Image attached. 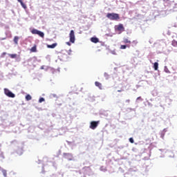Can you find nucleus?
Here are the masks:
<instances>
[{
  "mask_svg": "<svg viewBox=\"0 0 177 177\" xmlns=\"http://www.w3.org/2000/svg\"><path fill=\"white\" fill-rule=\"evenodd\" d=\"M1 172H2V174H3V175L4 177L8 176V173H7L6 170L2 169V170H1Z\"/></svg>",
  "mask_w": 177,
  "mask_h": 177,
  "instance_id": "nucleus-20",
  "label": "nucleus"
},
{
  "mask_svg": "<svg viewBox=\"0 0 177 177\" xmlns=\"http://www.w3.org/2000/svg\"><path fill=\"white\" fill-rule=\"evenodd\" d=\"M162 138H164V135H163V136H162Z\"/></svg>",
  "mask_w": 177,
  "mask_h": 177,
  "instance_id": "nucleus-30",
  "label": "nucleus"
},
{
  "mask_svg": "<svg viewBox=\"0 0 177 177\" xmlns=\"http://www.w3.org/2000/svg\"><path fill=\"white\" fill-rule=\"evenodd\" d=\"M8 56L11 59H16V57H17V54H8Z\"/></svg>",
  "mask_w": 177,
  "mask_h": 177,
  "instance_id": "nucleus-13",
  "label": "nucleus"
},
{
  "mask_svg": "<svg viewBox=\"0 0 177 177\" xmlns=\"http://www.w3.org/2000/svg\"><path fill=\"white\" fill-rule=\"evenodd\" d=\"M42 102H45L44 97H40L39 100V103H42Z\"/></svg>",
  "mask_w": 177,
  "mask_h": 177,
  "instance_id": "nucleus-22",
  "label": "nucleus"
},
{
  "mask_svg": "<svg viewBox=\"0 0 177 177\" xmlns=\"http://www.w3.org/2000/svg\"><path fill=\"white\" fill-rule=\"evenodd\" d=\"M153 68H154L155 71L158 70V62H155L153 64Z\"/></svg>",
  "mask_w": 177,
  "mask_h": 177,
  "instance_id": "nucleus-16",
  "label": "nucleus"
},
{
  "mask_svg": "<svg viewBox=\"0 0 177 177\" xmlns=\"http://www.w3.org/2000/svg\"><path fill=\"white\" fill-rule=\"evenodd\" d=\"M18 2H19L22 6V8H24V9H27V6L23 2L22 0H17Z\"/></svg>",
  "mask_w": 177,
  "mask_h": 177,
  "instance_id": "nucleus-9",
  "label": "nucleus"
},
{
  "mask_svg": "<svg viewBox=\"0 0 177 177\" xmlns=\"http://www.w3.org/2000/svg\"><path fill=\"white\" fill-rule=\"evenodd\" d=\"M100 121H92L90 123V129H96L97 128V125L100 124Z\"/></svg>",
  "mask_w": 177,
  "mask_h": 177,
  "instance_id": "nucleus-3",
  "label": "nucleus"
},
{
  "mask_svg": "<svg viewBox=\"0 0 177 177\" xmlns=\"http://www.w3.org/2000/svg\"><path fill=\"white\" fill-rule=\"evenodd\" d=\"M67 44H68V45H70V43L68 42Z\"/></svg>",
  "mask_w": 177,
  "mask_h": 177,
  "instance_id": "nucleus-29",
  "label": "nucleus"
},
{
  "mask_svg": "<svg viewBox=\"0 0 177 177\" xmlns=\"http://www.w3.org/2000/svg\"><path fill=\"white\" fill-rule=\"evenodd\" d=\"M64 156H65L66 158L70 157L69 160H71L73 158V155L71 153H64Z\"/></svg>",
  "mask_w": 177,
  "mask_h": 177,
  "instance_id": "nucleus-19",
  "label": "nucleus"
},
{
  "mask_svg": "<svg viewBox=\"0 0 177 177\" xmlns=\"http://www.w3.org/2000/svg\"><path fill=\"white\" fill-rule=\"evenodd\" d=\"M123 44H131V40H129L128 38H123V41H122Z\"/></svg>",
  "mask_w": 177,
  "mask_h": 177,
  "instance_id": "nucleus-11",
  "label": "nucleus"
},
{
  "mask_svg": "<svg viewBox=\"0 0 177 177\" xmlns=\"http://www.w3.org/2000/svg\"><path fill=\"white\" fill-rule=\"evenodd\" d=\"M133 42H136L135 41H133Z\"/></svg>",
  "mask_w": 177,
  "mask_h": 177,
  "instance_id": "nucleus-31",
  "label": "nucleus"
},
{
  "mask_svg": "<svg viewBox=\"0 0 177 177\" xmlns=\"http://www.w3.org/2000/svg\"><path fill=\"white\" fill-rule=\"evenodd\" d=\"M57 46V43H54L51 45H47V48H49L50 49H54V48Z\"/></svg>",
  "mask_w": 177,
  "mask_h": 177,
  "instance_id": "nucleus-8",
  "label": "nucleus"
},
{
  "mask_svg": "<svg viewBox=\"0 0 177 177\" xmlns=\"http://www.w3.org/2000/svg\"><path fill=\"white\" fill-rule=\"evenodd\" d=\"M19 38L18 36H15V37H14L13 41H14L15 45H19Z\"/></svg>",
  "mask_w": 177,
  "mask_h": 177,
  "instance_id": "nucleus-10",
  "label": "nucleus"
},
{
  "mask_svg": "<svg viewBox=\"0 0 177 177\" xmlns=\"http://www.w3.org/2000/svg\"><path fill=\"white\" fill-rule=\"evenodd\" d=\"M129 142H130V143H134L133 138H129Z\"/></svg>",
  "mask_w": 177,
  "mask_h": 177,
  "instance_id": "nucleus-24",
  "label": "nucleus"
},
{
  "mask_svg": "<svg viewBox=\"0 0 177 177\" xmlns=\"http://www.w3.org/2000/svg\"><path fill=\"white\" fill-rule=\"evenodd\" d=\"M37 35H39V37H41V38H44V37H45V34H44L43 32L39 31L37 32Z\"/></svg>",
  "mask_w": 177,
  "mask_h": 177,
  "instance_id": "nucleus-14",
  "label": "nucleus"
},
{
  "mask_svg": "<svg viewBox=\"0 0 177 177\" xmlns=\"http://www.w3.org/2000/svg\"><path fill=\"white\" fill-rule=\"evenodd\" d=\"M171 45H172V46L176 47L177 46V41L175 39L172 40Z\"/></svg>",
  "mask_w": 177,
  "mask_h": 177,
  "instance_id": "nucleus-18",
  "label": "nucleus"
},
{
  "mask_svg": "<svg viewBox=\"0 0 177 177\" xmlns=\"http://www.w3.org/2000/svg\"><path fill=\"white\" fill-rule=\"evenodd\" d=\"M52 96H53V97L57 98V95H56V94H52Z\"/></svg>",
  "mask_w": 177,
  "mask_h": 177,
  "instance_id": "nucleus-25",
  "label": "nucleus"
},
{
  "mask_svg": "<svg viewBox=\"0 0 177 177\" xmlns=\"http://www.w3.org/2000/svg\"><path fill=\"white\" fill-rule=\"evenodd\" d=\"M130 45L127 44V45H121L120 46V49H127V48H130Z\"/></svg>",
  "mask_w": 177,
  "mask_h": 177,
  "instance_id": "nucleus-12",
  "label": "nucleus"
},
{
  "mask_svg": "<svg viewBox=\"0 0 177 177\" xmlns=\"http://www.w3.org/2000/svg\"><path fill=\"white\" fill-rule=\"evenodd\" d=\"M137 100H142V97H137Z\"/></svg>",
  "mask_w": 177,
  "mask_h": 177,
  "instance_id": "nucleus-26",
  "label": "nucleus"
},
{
  "mask_svg": "<svg viewBox=\"0 0 177 177\" xmlns=\"http://www.w3.org/2000/svg\"><path fill=\"white\" fill-rule=\"evenodd\" d=\"M70 42L74 44L75 42V35L74 33V30H71L69 34Z\"/></svg>",
  "mask_w": 177,
  "mask_h": 177,
  "instance_id": "nucleus-4",
  "label": "nucleus"
},
{
  "mask_svg": "<svg viewBox=\"0 0 177 177\" xmlns=\"http://www.w3.org/2000/svg\"><path fill=\"white\" fill-rule=\"evenodd\" d=\"M39 30H37V29H32V30H31V32H32V34H34V35H38V32H39Z\"/></svg>",
  "mask_w": 177,
  "mask_h": 177,
  "instance_id": "nucleus-17",
  "label": "nucleus"
},
{
  "mask_svg": "<svg viewBox=\"0 0 177 177\" xmlns=\"http://www.w3.org/2000/svg\"><path fill=\"white\" fill-rule=\"evenodd\" d=\"M115 30H116L117 31L124 32L125 31V28H124V25L120 24L119 25L115 26Z\"/></svg>",
  "mask_w": 177,
  "mask_h": 177,
  "instance_id": "nucleus-5",
  "label": "nucleus"
},
{
  "mask_svg": "<svg viewBox=\"0 0 177 177\" xmlns=\"http://www.w3.org/2000/svg\"><path fill=\"white\" fill-rule=\"evenodd\" d=\"M106 17L109 19V20H115V21L120 20V15L117 13H108L106 15Z\"/></svg>",
  "mask_w": 177,
  "mask_h": 177,
  "instance_id": "nucleus-1",
  "label": "nucleus"
},
{
  "mask_svg": "<svg viewBox=\"0 0 177 177\" xmlns=\"http://www.w3.org/2000/svg\"><path fill=\"white\" fill-rule=\"evenodd\" d=\"M30 52H32V53H35V52H37V46H36V45H35L33 47H32V48H30Z\"/></svg>",
  "mask_w": 177,
  "mask_h": 177,
  "instance_id": "nucleus-15",
  "label": "nucleus"
},
{
  "mask_svg": "<svg viewBox=\"0 0 177 177\" xmlns=\"http://www.w3.org/2000/svg\"><path fill=\"white\" fill-rule=\"evenodd\" d=\"M91 41L93 44H97V42H99V39L97 37H91Z\"/></svg>",
  "mask_w": 177,
  "mask_h": 177,
  "instance_id": "nucleus-7",
  "label": "nucleus"
},
{
  "mask_svg": "<svg viewBox=\"0 0 177 177\" xmlns=\"http://www.w3.org/2000/svg\"><path fill=\"white\" fill-rule=\"evenodd\" d=\"M5 56H6V53L5 52L1 55V57H5Z\"/></svg>",
  "mask_w": 177,
  "mask_h": 177,
  "instance_id": "nucleus-23",
  "label": "nucleus"
},
{
  "mask_svg": "<svg viewBox=\"0 0 177 177\" xmlns=\"http://www.w3.org/2000/svg\"><path fill=\"white\" fill-rule=\"evenodd\" d=\"M4 93L8 96V97H16V95L15 93H12V91H10L8 88H4Z\"/></svg>",
  "mask_w": 177,
  "mask_h": 177,
  "instance_id": "nucleus-2",
  "label": "nucleus"
},
{
  "mask_svg": "<svg viewBox=\"0 0 177 177\" xmlns=\"http://www.w3.org/2000/svg\"><path fill=\"white\" fill-rule=\"evenodd\" d=\"M31 99H32V97H31V95H30V94L26 95V100H31Z\"/></svg>",
  "mask_w": 177,
  "mask_h": 177,
  "instance_id": "nucleus-21",
  "label": "nucleus"
},
{
  "mask_svg": "<svg viewBox=\"0 0 177 177\" xmlns=\"http://www.w3.org/2000/svg\"><path fill=\"white\" fill-rule=\"evenodd\" d=\"M95 86H97V88H99V89H103V86L102 85V83L99 82H95Z\"/></svg>",
  "mask_w": 177,
  "mask_h": 177,
  "instance_id": "nucleus-6",
  "label": "nucleus"
},
{
  "mask_svg": "<svg viewBox=\"0 0 177 177\" xmlns=\"http://www.w3.org/2000/svg\"><path fill=\"white\" fill-rule=\"evenodd\" d=\"M118 92H122V91H121V90H118Z\"/></svg>",
  "mask_w": 177,
  "mask_h": 177,
  "instance_id": "nucleus-28",
  "label": "nucleus"
},
{
  "mask_svg": "<svg viewBox=\"0 0 177 177\" xmlns=\"http://www.w3.org/2000/svg\"><path fill=\"white\" fill-rule=\"evenodd\" d=\"M126 102H127V103H129V102H131V100H127Z\"/></svg>",
  "mask_w": 177,
  "mask_h": 177,
  "instance_id": "nucleus-27",
  "label": "nucleus"
}]
</instances>
